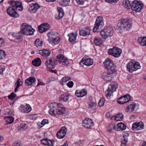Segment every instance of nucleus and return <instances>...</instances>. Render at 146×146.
I'll list each match as a JSON object with an SVG mask.
<instances>
[{
  "instance_id": "37",
  "label": "nucleus",
  "mask_w": 146,
  "mask_h": 146,
  "mask_svg": "<svg viewBox=\"0 0 146 146\" xmlns=\"http://www.w3.org/2000/svg\"><path fill=\"white\" fill-rule=\"evenodd\" d=\"M14 118L12 116H9L5 117V120L7 124H11L14 121Z\"/></svg>"
},
{
  "instance_id": "3",
  "label": "nucleus",
  "mask_w": 146,
  "mask_h": 146,
  "mask_svg": "<svg viewBox=\"0 0 146 146\" xmlns=\"http://www.w3.org/2000/svg\"><path fill=\"white\" fill-rule=\"evenodd\" d=\"M61 106V104L56 102L51 103L49 106L50 108L48 111L49 113L56 116L63 114L65 113V109L64 108L62 107Z\"/></svg>"
},
{
  "instance_id": "12",
  "label": "nucleus",
  "mask_w": 146,
  "mask_h": 146,
  "mask_svg": "<svg viewBox=\"0 0 146 146\" xmlns=\"http://www.w3.org/2000/svg\"><path fill=\"white\" fill-rule=\"evenodd\" d=\"M56 60L54 58H48L45 62V65L48 68L53 69L56 65Z\"/></svg>"
},
{
  "instance_id": "2",
  "label": "nucleus",
  "mask_w": 146,
  "mask_h": 146,
  "mask_svg": "<svg viewBox=\"0 0 146 146\" xmlns=\"http://www.w3.org/2000/svg\"><path fill=\"white\" fill-rule=\"evenodd\" d=\"M9 3L12 6L9 7L7 9L8 14L13 17H17L19 15L15 11V10L21 11L23 9L21 3L19 1H10Z\"/></svg>"
},
{
  "instance_id": "31",
  "label": "nucleus",
  "mask_w": 146,
  "mask_h": 146,
  "mask_svg": "<svg viewBox=\"0 0 146 146\" xmlns=\"http://www.w3.org/2000/svg\"><path fill=\"white\" fill-rule=\"evenodd\" d=\"M33 65L35 66H40L41 63V61L39 58H36L33 60L32 62Z\"/></svg>"
},
{
  "instance_id": "5",
  "label": "nucleus",
  "mask_w": 146,
  "mask_h": 146,
  "mask_svg": "<svg viewBox=\"0 0 146 146\" xmlns=\"http://www.w3.org/2000/svg\"><path fill=\"white\" fill-rule=\"evenodd\" d=\"M132 25L131 22L123 19H121L117 24V29L121 32L124 31L125 30H129Z\"/></svg>"
},
{
  "instance_id": "63",
  "label": "nucleus",
  "mask_w": 146,
  "mask_h": 146,
  "mask_svg": "<svg viewBox=\"0 0 146 146\" xmlns=\"http://www.w3.org/2000/svg\"><path fill=\"white\" fill-rule=\"evenodd\" d=\"M141 146H146V142H143Z\"/></svg>"
},
{
  "instance_id": "36",
  "label": "nucleus",
  "mask_w": 146,
  "mask_h": 146,
  "mask_svg": "<svg viewBox=\"0 0 146 146\" xmlns=\"http://www.w3.org/2000/svg\"><path fill=\"white\" fill-rule=\"evenodd\" d=\"M69 37V40L70 42H73L76 39L77 35L74 34L73 33H72L68 35Z\"/></svg>"
},
{
  "instance_id": "20",
  "label": "nucleus",
  "mask_w": 146,
  "mask_h": 146,
  "mask_svg": "<svg viewBox=\"0 0 146 146\" xmlns=\"http://www.w3.org/2000/svg\"><path fill=\"white\" fill-rule=\"evenodd\" d=\"M19 110L23 113H27L31 111V108L29 105L26 104L25 106L21 105Z\"/></svg>"
},
{
  "instance_id": "7",
  "label": "nucleus",
  "mask_w": 146,
  "mask_h": 146,
  "mask_svg": "<svg viewBox=\"0 0 146 146\" xmlns=\"http://www.w3.org/2000/svg\"><path fill=\"white\" fill-rule=\"evenodd\" d=\"M113 29L111 27H106L101 32L100 34L102 37L106 38L108 37H111L113 34Z\"/></svg>"
},
{
  "instance_id": "16",
  "label": "nucleus",
  "mask_w": 146,
  "mask_h": 146,
  "mask_svg": "<svg viewBox=\"0 0 146 146\" xmlns=\"http://www.w3.org/2000/svg\"><path fill=\"white\" fill-rule=\"evenodd\" d=\"M144 124L142 121L136 122L132 124V129L133 130H140L144 129Z\"/></svg>"
},
{
  "instance_id": "59",
  "label": "nucleus",
  "mask_w": 146,
  "mask_h": 146,
  "mask_svg": "<svg viewBox=\"0 0 146 146\" xmlns=\"http://www.w3.org/2000/svg\"><path fill=\"white\" fill-rule=\"evenodd\" d=\"M19 86H17L15 88V92H17L18 90V88H19Z\"/></svg>"
},
{
  "instance_id": "9",
  "label": "nucleus",
  "mask_w": 146,
  "mask_h": 146,
  "mask_svg": "<svg viewBox=\"0 0 146 146\" xmlns=\"http://www.w3.org/2000/svg\"><path fill=\"white\" fill-rule=\"evenodd\" d=\"M118 85L115 82H112L109 86L108 89L106 91V95L107 97H110L113 92L115 91L117 88Z\"/></svg>"
},
{
  "instance_id": "45",
  "label": "nucleus",
  "mask_w": 146,
  "mask_h": 146,
  "mask_svg": "<svg viewBox=\"0 0 146 146\" xmlns=\"http://www.w3.org/2000/svg\"><path fill=\"white\" fill-rule=\"evenodd\" d=\"M48 123V120L47 119H44L41 123H39L41 124L40 125V127H42L44 125L46 124H47Z\"/></svg>"
},
{
  "instance_id": "62",
  "label": "nucleus",
  "mask_w": 146,
  "mask_h": 146,
  "mask_svg": "<svg viewBox=\"0 0 146 146\" xmlns=\"http://www.w3.org/2000/svg\"><path fill=\"white\" fill-rule=\"evenodd\" d=\"M118 1H119V0H112V3H116Z\"/></svg>"
},
{
  "instance_id": "52",
  "label": "nucleus",
  "mask_w": 146,
  "mask_h": 146,
  "mask_svg": "<svg viewBox=\"0 0 146 146\" xmlns=\"http://www.w3.org/2000/svg\"><path fill=\"white\" fill-rule=\"evenodd\" d=\"M5 68L3 66H0V74H3V71L5 70Z\"/></svg>"
},
{
  "instance_id": "28",
  "label": "nucleus",
  "mask_w": 146,
  "mask_h": 146,
  "mask_svg": "<svg viewBox=\"0 0 146 146\" xmlns=\"http://www.w3.org/2000/svg\"><path fill=\"white\" fill-rule=\"evenodd\" d=\"M136 104L134 102H133L131 104L128 105L127 107L125 108V110L126 111H133L135 108Z\"/></svg>"
},
{
  "instance_id": "14",
  "label": "nucleus",
  "mask_w": 146,
  "mask_h": 146,
  "mask_svg": "<svg viewBox=\"0 0 146 146\" xmlns=\"http://www.w3.org/2000/svg\"><path fill=\"white\" fill-rule=\"evenodd\" d=\"M131 100L130 96L129 95L121 96L117 100L118 103L120 104H123L126 103Z\"/></svg>"
},
{
  "instance_id": "48",
  "label": "nucleus",
  "mask_w": 146,
  "mask_h": 146,
  "mask_svg": "<svg viewBox=\"0 0 146 146\" xmlns=\"http://www.w3.org/2000/svg\"><path fill=\"white\" fill-rule=\"evenodd\" d=\"M85 0H75L77 3L78 5H83Z\"/></svg>"
},
{
  "instance_id": "57",
  "label": "nucleus",
  "mask_w": 146,
  "mask_h": 146,
  "mask_svg": "<svg viewBox=\"0 0 146 146\" xmlns=\"http://www.w3.org/2000/svg\"><path fill=\"white\" fill-rule=\"evenodd\" d=\"M106 116L107 118H110L111 116V114L110 112H107L106 114Z\"/></svg>"
},
{
  "instance_id": "40",
  "label": "nucleus",
  "mask_w": 146,
  "mask_h": 146,
  "mask_svg": "<svg viewBox=\"0 0 146 146\" xmlns=\"http://www.w3.org/2000/svg\"><path fill=\"white\" fill-rule=\"evenodd\" d=\"M115 129V124H110L108 128V131L110 133L113 132Z\"/></svg>"
},
{
  "instance_id": "6",
  "label": "nucleus",
  "mask_w": 146,
  "mask_h": 146,
  "mask_svg": "<svg viewBox=\"0 0 146 146\" xmlns=\"http://www.w3.org/2000/svg\"><path fill=\"white\" fill-rule=\"evenodd\" d=\"M126 66L127 70L131 73L141 68L139 63L134 61H130L127 64Z\"/></svg>"
},
{
  "instance_id": "43",
  "label": "nucleus",
  "mask_w": 146,
  "mask_h": 146,
  "mask_svg": "<svg viewBox=\"0 0 146 146\" xmlns=\"http://www.w3.org/2000/svg\"><path fill=\"white\" fill-rule=\"evenodd\" d=\"M6 55L4 51L2 50H0V59H1L4 58Z\"/></svg>"
},
{
  "instance_id": "26",
  "label": "nucleus",
  "mask_w": 146,
  "mask_h": 146,
  "mask_svg": "<svg viewBox=\"0 0 146 146\" xmlns=\"http://www.w3.org/2000/svg\"><path fill=\"white\" fill-rule=\"evenodd\" d=\"M39 53L43 57L46 58L49 56L50 54V52L46 49H43L39 50Z\"/></svg>"
},
{
  "instance_id": "35",
  "label": "nucleus",
  "mask_w": 146,
  "mask_h": 146,
  "mask_svg": "<svg viewBox=\"0 0 146 146\" xmlns=\"http://www.w3.org/2000/svg\"><path fill=\"white\" fill-rule=\"evenodd\" d=\"M49 42L53 45L58 44L60 42V38L57 37L49 41Z\"/></svg>"
},
{
  "instance_id": "53",
  "label": "nucleus",
  "mask_w": 146,
  "mask_h": 146,
  "mask_svg": "<svg viewBox=\"0 0 146 146\" xmlns=\"http://www.w3.org/2000/svg\"><path fill=\"white\" fill-rule=\"evenodd\" d=\"M26 125V124H21V129H26L27 128Z\"/></svg>"
},
{
  "instance_id": "11",
  "label": "nucleus",
  "mask_w": 146,
  "mask_h": 146,
  "mask_svg": "<svg viewBox=\"0 0 146 146\" xmlns=\"http://www.w3.org/2000/svg\"><path fill=\"white\" fill-rule=\"evenodd\" d=\"M104 25L103 19L102 17H98L97 18L93 28V31L96 32L101 29Z\"/></svg>"
},
{
  "instance_id": "64",
  "label": "nucleus",
  "mask_w": 146,
  "mask_h": 146,
  "mask_svg": "<svg viewBox=\"0 0 146 146\" xmlns=\"http://www.w3.org/2000/svg\"><path fill=\"white\" fill-rule=\"evenodd\" d=\"M42 83H43L41 82H38V86H39V85H42Z\"/></svg>"
},
{
  "instance_id": "55",
  "label": "nucleus",
  "mask_w": 146,
  "mask_h": 146,
  "mask_svg": "<svg viewBox=\"0 0 146 146\" xmlns=\"http://www.w3.org/2000/svg\"><path fill=\"white\" fill-rule=\"evenodd\" d=\"M22 82L21 81L20 79H19L18 80V81L17 83V86H20L21 84V83Z\"/></svg>"
},
{
  "instance_id": "15",
  "label": "nucleus",
  "mask_w": 146,
  "mask_h": 146,
  "mask_svg": "<svg viewBox=\"0 0 146 146\" xmlns=\"http://www.w3.org/2000/svg\"><path fill=\"white\" fill-rule=\"evenodd\" d=\"M82 125L86 128L90 129H91L92 127L94 125V123L91 119L85 118L83 121Z\"/></svg>"
},
{
  "instance_id": "60",
  "label": "nucleus",
  "mask_w": 146,
  "mask_h": 146,
  "mask_svg": "<svg viewBox=\"0 0 146 146\" xmlns=\"http://www.w3.org/2000/svg\"><path fill=\"white\" fill-rule=\"evenodd\" d=\"M105 1L109 3H112V0H105Z\"/></svg>"
},
{
  "instance_id": "10",
  "label": "nucleus",
  "mask_w": 146,
  "mask_h": 146,
  "mask_svg": "<svg viewBox=\"0 0 146 146\" xmlns=\"http://www.w3.org/2000/svg\"><path fill=\"white\" fill-rule=\"evenodd\" d=\"M121 50L116 47L110 48L108 50L109 54L111 55L115 58H118L120 56L121 53Z\"/></svg>"
},
{
  "instance_id": "33",
  "label": "nucleus",
  "mask_w": 146,
  "mask_h": 146,
  "mask_svg": "<svg viewBox=\"0 0 146 146\" xmlns=\"http://www.w3.org/2000/svg\"><path fill=\"white\" fill-rule=\"evenodd\" d=\"M96 102L90 100L88 102V108L94 109L96 107Z\"/></svg>"
},
{
  "instance_id": "8",
  "label": "nucleus",
  "mask_w": 146,
  "mask_h": 146,
  "mask_svg": "<svg viewBox=\"0 0 146 146\" xmlns=\"http://www.w3.org/2000/svg\"><path fill=\"white\" fill-rule=\"evenodd\" d=\"M143 5L141 2L135 0L132 2L131 8L133 11L136 12H140L143 9Z\"/></svg>"
},
{
  "instance_id": "18",
  "label": "nucleus",
  "mask_w": 146,
  "mask_h": 146,
  "mask_svg": "<svg viewBox=\"0 0 146 146\" xmlns=\"http://www.w3.org/2000/svg\"><path fill=\"white\" fill-rule=\"evenodd\" d=\"M67 131V129L65 127H61L56 134L57 137L60 139L63 138L66 135Z\"/></svg>"
},
{
  "instance_id": "58",
  "label": "nucleus",
  "mask_w": 146,
  "mask_h": 146,
  "mask_svg": "<svg viewBox=\"0 0 146 146\" xmlns=\"http://www.w3.org/2000/svg\"><path fill=\"white\" fill-rule=\"evenodd\" d=\"M126 143L123 142V141H121L120 146H126Z\"/></svg>"
},
{
  "instance_id": "41",
  "label": "nucleus",
  "mask_w": 146,
  "mask_h": 146,
  "mask_svg": "<svg viewBox=\"0 0 146 146\" xmlns=\"http://www.w3.org/2000/svg\"><path fill=\"white\" fill-rule=\"evenodd\" d=\"M117 129L119 130H124L126 129V126L124 124L122 123H118L117 124Z\"/></svg>"
},
{
  "instance_id": "47",
  "label": "nucleus",
  "mask_w": 146,
  "mask_h": 146,
  "mask_svg": "<svg viewBox=\"0 0 146 146\" xmlns=\"http://www.w3.org/2000/svg\"><path fill=\"white\" fill-rule=\"evenodd\" d=\"M129 134L126 133L125 135H123V137L124 140L121 141H123V142L127 143L128 141V138L127 137L129 136Z\"/></svg>"
},
{
  "instance_id": "50",
  "label": "nucleus",
  "mask_w": 146,
  "mask_h": 146,
  "mask_svg": "<svg viewBox=\"0 0 146 146\" xmlns=\"http://www.w3.org/2000/svg\"><path fill=\"white\" fill-rule=\"evenodd\" d=\"M104 104V101L103 99H100L98 102V105L100 106H103Z\"/></svg>"
},
{
  "instance_id": "44",
  "label": "nucleus",
  "mask_w": 146,
  "mask_h": 146,
  "mask_svg": "<svg viewBox=\"0 0 146 146\" xmlns=\"http://www.w3.org/2000/svg\"><path fill=\"white\" fill-rule=\"evenodd\" d=\"M54 143V141L53 140H50L48 139L46 145L53 146Z\"/></svg>"
},
{
  "instance_id": "51",
  "label": "nucleus",
  "mask_w": 146,
  "mask_h": 146,
  "mask_svg": "<svg viewBox=\"0 0 146 146\" xmlns=\"http://www.w3.org/2000/svg\"><path fill=\"white\" fill-rule=\"evenodd\" d=\"M74 83L72 81H69L67 84V86L69 88H72V87Z\"/></svg>"
},
{
  "instance_id": "61",
  "label": "nucleus",
  "mask_w": 146,
  "mask_h": 146,
  "mask_svg": "<svg viewBox=\"0 0 146 146\" xmlns=\"http://www.w3.org/2000/svg\"><path fill=\"white\" fill-rule=\"evenodd\" d=\"M70 0H63V2L66 3H68L70 2Z\"/></svg>"
},
{
  "instance_id": "25",
  "label": "nucleus",
  "mask_w": 146,
  "mask_h": 146,
  "mask_svg": "<svg viewBox=\"0 0 146 146\" xmlns=\"http://www.w3.org/2000/svg\"><path fill=\"white\" fill-rule=\"evenodd\" d=\"M58 12L56 15L55 18L57 19H61L64 15V12L62 9L60 7L57 9Z\"/></svg>"
},
{
  "instance_id": "21",
  "label": "nucleus",
  "mask_w": 146,
  "mask_h": 146,
  "mask_svg": "<svg viewBox=\"0 0 146 146\" xmlns=\"http://www.w3.org/2000/svg\"><path fill=\"white\" fill-rule=\"evenodd\" d=\"M29 8V10L31 12L34 13L36 12L37 10L40 7V5L37 3H32L30 5Z\"/></svg>"
},
{
  "instance_id": "29",
  "label": "nucleus",
  "mask_w": 146,
  "mask_h": 146,
  "mask_svg": "<svg viewBox=\"0 0 146 146\" xmlns=\"http://www.w3.org/2000/svg\"><path fill=\"white\" fill-rule=\"evenodd\" d=\"M123 118V115L121 113H118L116 115L114 116H112L110 118L112 120H115L117 121H121Z\"/></svg>"
},
{
  "instance_id": "27",
  "label": "nucleus",
  "mask_w": 146,
  "mask_h": 146,
  "mask_svg": "<svg viewBox=\"0 0 146 146\" xmlns=\"http://www.w3.org/2000/svg\"><path fill=\"white\" fill-rule=\"evenodd\" d=\"M69 94L68 93H65L62 94L59 97V100L61 102H67L68 100Z\"/></svg>"
},
{
  "instance_id": "34",
  "label": "nucleus",
  "mask_w": 146,
  "mask_h": 146,
  "mask_svg": "<svg viewBox=\"0 0 146 146\" xmlns=\"http://www.w3.org/2000/svg\"><path fill=\"white\" fill-rule=\"evenodd\" d=\"M56 35L57 34L54 32H50L48 33L47 35L49 38L48 39L49 41L57 37V36Z\"/></svg>"
},
{
  "instance_id": "46",
  "label": "nucleus",
  "mask_w": 146,
  "mask_h": 146,
  "mask_svg": "<svg viewBox=\"0 0 146 146\" xmlns=\"http://www.w3.org/2000/svg\"><path fill=\"white\" fill-rule=\"evenodd\" d=\"M16 96V94H15L13 92L8 96V98L9 99L13 100L15 98Z\"/></svg>"
},
{
  "instance_id": "17",
  "label": "nucleus",
  "mask_w": 146,
  "mask_h": 146,
  "mask_svg": "<svg viewBox=\"0 0 146 146\" xmlns=\"http://www.w3.org/2000/svg\"><path fill=\"white\" fill-rule=\"evenodd\" d=\"M93 63V61L92 59L83 58L80 62V64L82 66H83L84 65L89 66L92 65Z\"/></svg>"
},
{
  "instance_id": "56",
  "label": "nucleus",
  "mask_w": 146,
  "mask_h": 146,
  "mask_svg": "<svg viewBox=\"0 0 146 146\" xmlns=\"http://www.w3.org/2000/svg\"><path fill=\"white\" fill-rule=\"evenodd\" d=\"M4 42V41L3 39L0 38V47H1L3 44Z\"/></svg>"
},
{
  "instance_id": "1",
  "label": "nucleus",
  "mask_w": 146,
  "mask_h": 146,
  "mask_svg": "<svg viewBox=\"0 0 146 146\" xmlns=\"http://www.w3.org/2000/svg\"><path fill=\"white\" fill-rule=\"evenodd\" d=\"M104 64L105 68L108 70V72L104 73L102 78L105 81H110L113 78V74L116 72V66L113 61L109 58L106 59Z\"/></svg>"
},
{
  "instance_id": "19",
  "label": "nucleus",
  "mask_w": 146,
  "mask_h": 146,
  "mask_svg": "<svg viewBox=\"0 0 146 146\" xmlns=\"http://www.w3.org/2000/svg\"><path fill=\"white\" fill-rule=\"evenodd\" d=\"M50 27V25L47 23L41 24L38 26V28L39 32L42 33L49 29Z\"/></svg>"
},
{
  "instance_id": "13",
  "label": "nucleus",
  "mask_w": 146,
  "mask_h": 146,
  "mask_svg": "<svg viewBox=\"0 0 146 146\" xmlns=\"http://www.w3.org/2000/svg\"><path fill=\"white\" fill-rule=\"evenodd\" d=\"M57 59L59 63L64 66H67L69 63L68 60L62 54L58 55Z\"/></svg>"
},
{
  "instance_id": "32",
  "label": "nucleus",
  "mask_w": 146,
  "mask_h": 146,
  "mask_svg": "<svg viewBox=\"0 0 146 146\" xmlns=\"http://www.w3.org/2000/svg\"><path fill=\"white\" fill-rule=\"evenodd\" d=\"M94 43L96 46H99L102 43L101 38L99 37H95L94 39Z\"/></svg>"
},
{
  "instance_id": "42",
  "label": "nucleus",
  "mask_w": 146,
  "mask_h": 146,
  "mask_svg": "<svg viewBox=\"0 0 146 146\" xmlns=\"http://www.w3.org/2000/svg\"><path fill=\"white\" fill-rule=\"evenodd\" d=\"M70 78L68 76H64L62 78L61 80V82L62 83L64 82H66L67 81L70 80Z\"/></svg>"
},
{
  "instance_id": "22",
  "label": "nucleus",
  "mask_w": 146,
  "mask_h": 146,
  "mask_svg": "<svg viewBox=\"0 0 146 146\" xmlns=\"http://www.w3.org/2000/svg\"><path fill=\"white\" fill-rule=\"evenodd\" d=\"M87 90L85 89L76 90L75 94L78 97H82L87 94Z\"/></svg>"
},
{
  "instance_id": "49",
  "label": "nucleus",
  "mask_w": 146,
  "mask_h": 146,
  "mask_svg": "<svg viewBox=\"0 0 146 146\" xmlns=\"http://www.w3.org/2000/svg\"><path fill=\"white\" fill-rule=\"evenodd\" d=\"M47 138H45L41 139V143L43 145H46L47 142Z\"/></svg>"
},
{
  "instance_id": "4",
  "label": "nucleus",
  "mask_w": 146,
  "mask_h": 146,
  "mask_svg": "<svg viewBox=\"0 0 146 146\" xmlns=\"http://www.w3.org/2000/svg\"><path fill=\"white\" fill-rule=\"evenodd\" d=\"M22 27L23 29L20 32L16 34L17 39L21 38L25 35H31L33 34L34 30L32 29L31 25L25 23L23 25Z\"/></svg>"
},
{
  "instance_id": "23",
  "label": "nucleus",
  "mask_w": 146,
  "mask_h": 146,
  "mask_svg": "<svg viewBox=\"0 0 146 146\" xmlns=\"http://www.w3.org/2000/svg\"><path fill=\"white\" fill-rule=\"evenodd\" d=\"M36 81V79L33 77H30L27 79L25 81V84L27 86H31Z\"/></svg>"
},
{
  "instance_id": "54",
  "label": "nucleus",
  "mask_w": 146,
  "mask_h": 146,
  "mask_svg": "<svg viewBox=\"0 0 146 146\" xmlns=\"http://www.w3.org/2000/svg\"><path fill=\"white\" fill-rule=\"evenodd\" d=\"M15 146H21V143L19 142H16L14 143Z\"/></svg>"
},
{
  "instance_id": "38",
  "label": "nucleus",
  "mask_w": 146,
  "mask_h": 146,
  "mask_svg": "<svg viewBox=\"0 0 146 146\" xmlns=\"http://www.w3.org/2000/svg\"><path fill=\"white\" fill-rule=\"evenodd\" d=\"M123 6L126 8H129V7H131V4L130 3V2L128 0H124L123 2Z\"/></svg>"
},
{
  "instance_id": "30",
  "label": "nucleus",
  "mask_w": 146,
  "mask_h": 146,
  "mask_svg": "<svg viewBox=\"0 0 146 146\" xmlns=\"http://www.w3.org/2000/svg\"><path fill=\"white\" fill-rule=\"evenodd\" d=\"M138 41L141 46H146V37H139L138 39Z\"/></svg>"
},
{
  "instance_id": "39",
  "label": "nucleus",
  "mask_w": 146,
  "mask_h": 146,
  "mask_svg": "<svg viewBox=\"0 0 146 146\" xmlns=\"http://www.w3.org/2000/svg\"><path fill=\"white\" fill-rule=\"evenodd\" d=\"M43 42L39 38H36L35 41V46L38 47L41 46L42 45Z\"/></svg>"
},
{
  "instance_id": "24",
  "label": "nucleus",
  "mask_w": 146,
  "mask_h": 146,
  "mask_svg": "<svg viewBox=\"0 0 146 146\" xmlns=\"http://www.w3.org/2000/svg\"><path fill=\"white\" fill-rule=\"evenodd\" d=\"M80 35L86 36L90 35V30L88 28H86L83 30H79Z\"/></svg>"
}]
</instances>
